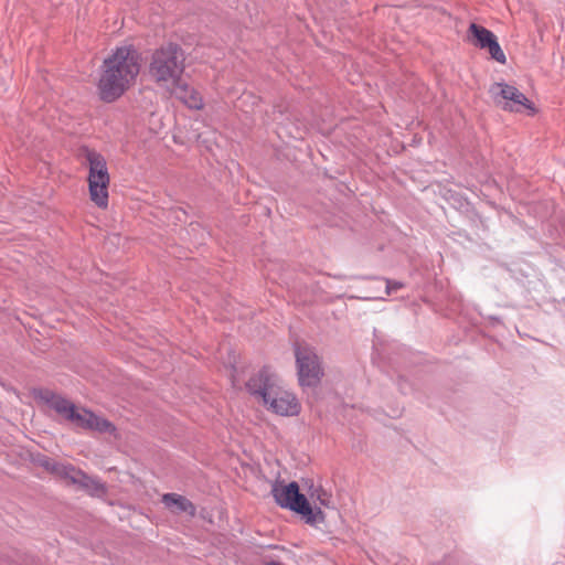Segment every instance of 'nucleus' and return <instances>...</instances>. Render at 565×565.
<instances>
[{
	"label": "nucleus",
	"instance_id": "1",
	"mask_svg": "<svg viewBox=\"0 0 565 565\" xmlns=\"http://www.w3.org/2000/svg\"><path fill=\"white\" fill-rule=\"evenodd\" d=\"M185 61V52L179 44H163L151 54L148 75L151 82L169 97H174L189 109L202 110L204 108L202 94L183 78Z\"/></svg>",
	"mask_w": 565,
	"mask_h": 565
},
{
	"label": "nucleus",
	"instance_id": "2",
	"mask_svg": "<svg viewBox=\"0 0 565 565\" xmlns=\"http://www.w3.org/2000/svg\"><path fill=\"white\" fill-rule=\"evenodd\" d=\"M141 54L132 45L116 47L103 62L97 84L102 100L111 103L135 85L141 68Z\"/></svg>",
	"mask_w": 565,
	"mask_h": 565
},
{
	"label": "nucleus",
	"instance_id": "3",
	"mask_svg": "<svg viewBox=\"0 0 565 565\" xmlns=\"http://www.w3.org/2000/svg\"><path fill=\"white\" fill-rule=\"evenodd\" d=\"M36 397L49 409L55 412L63 420L68 422L76 428L108 435L114 439L119 438L118 429L114 423L88 408L76 406L73 402L53 391L41 390L36 393Z\"/></svg>",
	"mask_w": 565,
	"mask_h": 565
},
{
	"label": "nucleus",
	"instance_id": "4",
	"mask_svg": "<svg viewBox=\"0 0 565 565\" xmlns=\"http://www.w3.org/2000/svg\"><path fill=\"white\" fill-rule=\"evenodd\" d=\"M245 386L267 411L278 416L292 417L301 412V404L297 396L280 385L268 370H262L250 376Z\"/></svg>",
	"mask_w": 565,
	"mask_h": 565
},
{
	"label": "nucleus",
	"instance_id": "5",
	"mask_svg": "<svg viewBox=\"0 0 565 565\" xmlns=\"http://www.w3.org/2000/svg\"><path fill=\"white\" fill-rule=\"evenodd\" d=\"M271 493L279 507L301 515L309 525H318L326 520L321 508L316 505L317 502L321 507H329L331 503V495L322 488L312 489L307 498L300 493L299 486L295 481L288 484L282 482L274 484Z\"/></svg>",
	"mask_w": 565,
	"mask_h": 565
},
{
	"label": "nucleus",
	"instance_id": "6",
	"mask_svg": "<svg viewBox=\"0 0 565 565\" xmlns=\"http://www.w3.org/2000/svg\"><path fill=\"white\" fill-rule=\"evenodd\" d=\"M85 160L88 164V193L90 201L99 209L106 210L109 202L108 188L110 175L106 159L95 150L85 151Z\"/></svg>",
	"mask_w": 565,
	"mask_h": 565
},
{
	"label": "nucleus",
	"instance_id": "7",
	"mask_svg": "<svg viewBox=\"0 0 565 565\" xmlns=\"http://www.w3.org/2000/svg\"><path fill=\"white\" fill-rule=\"evenodd\" d=\"M295 356L299 384L301 386H317L323 376V369L315 350L306 343H297L295 345Z\"/></svg>",
	"mask_w": 565,
	"mask_h": 565
},
{
	"label": "nucleus",
	"instance_id": "8",
	"mask_svg": "<svg viewBox=\"0 0 565 565\" xmlns=\"http://www.w3.org/2000/svg\"><path fill=\"white\" fill-rule=\"evenodd\" d=\"M489 93L495 102H504V109L510 111H521L524 108L527 109L531 114L536 113L533 103L529 100L526 96L514 86L503 83H494L490 86Z\"/></svg>",
	"mask_w": 565,
	"mask_h": 565
},
{
	"label": "nucleus",
	"instance_id": "9",
	"mask_svg": "<svg viewBox=\"0 0 565 565\" xmlns=\"http://www.w3.org/2000/svg\"><path fill=\"white\" fill-rule=\"evenodd\" d=\"M468 41L476 47L488 50L491 58L505 64L507 56L493 32L477 23H471L467 32Z\"/></svg>",
	"mask_w": 565,
	"mask_h": 565
},
{
	"label": "nucleus",
	"instance_id": "10",
	"mask_svg": "<svg viewBox=\"0 0 565 565\" xmlns=\"http://www.w3.org/2000/svg\"><path fill=\"white\" fill-rule=\"evenodd\" d=\"M41 466L44 467L47 471L55 475L58 478H62L68 481L72 484L78 486L79 481L83 479L84 471L75 468L72 465L58 463L52 461L50 459H44L41 461Z\"/></svg>",
	"mask_w": 565,
	"mask_h": 565
},
{
	"label": "nucleus",
	"instance_id": "11",
	"mask_svg": "<svg viewBox=\"0 0 565 565\" xmlns=\"http://www.w3.org/2000/svg\"><path fill=\"white\" fill-rule=\"evenodd\" d=\"M162 502L173 513H185L189 516H194L196 513L195 505L185 497L177 493H166L162 495Z\"/></svg>",
	"mask_w": 565,
	"mask_h": 565
},
{
	"label": "nucleus",
	"instance_id": "12",
	"mask_svg": "<svg viewBox=\"0 0 565 565\" xmlns=\"http://www.w3.org/2000/svg\"><path fill=\"white\" fill-rule=\"evenodd\" d=\"M78 487L86 490L90 495L102 498L107 493V487L99 479L84 473Z\"/></svg>",
	"mask_w": 565,
	"mask_h": 565
},
{
	"label": "nucleus",
	"instance_id": "13",
	"mask_svg": "<svg viewBox=\"0 0 565 565\" xmlns=\"http://www.w3.org/2000/svg\"><path fill=\"white\" fill-rule=\"evenodd\" d=\"M403 285L397 281L386 280V295H391L392 291L401 289Z\"/></svg>",
	"mask_w": 565,
	"mask_h": 565
}]
</instances>
